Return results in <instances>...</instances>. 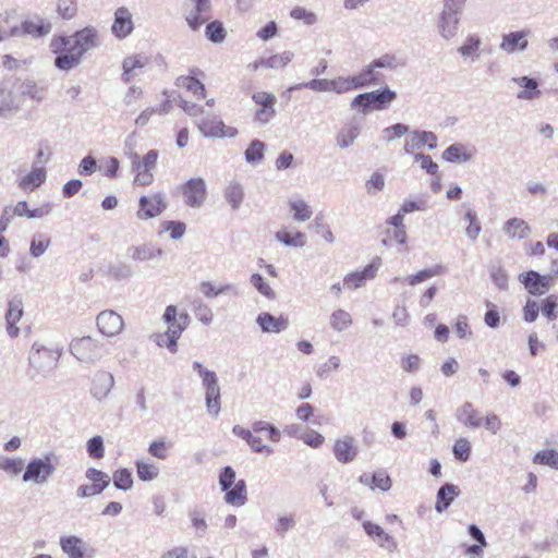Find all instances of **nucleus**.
Instances as JSON below:
<instances>
[{
	"label": "nucleus",
	"mask_w": 558,
	"mask_h": 558,
	"mask_svg": "<svg viewBox=\"0 0 558 558\" xmlns=\"http://www.w3.org/2000/svg\"><path fill=\"white\" fill-rule=\"evenodd\" d=\"M101 45L98 29L88 25L70 36H54L51 39V51L58 54L54 66L61 71H70L78 66L83 57Z\"/></svg>",
	"instance_id": "obj_1"
},
{
	"label": "nucleus",
	"mask_w": 558,
	"mask_h": 558,
	"mask_svg": "<svg viewBox=\"0 0 558 558\" xmlns=\"http://www.w3.org/2000/svg\"><path fill=\"white\" fill-rule=\"evenodd\" d=\"M466 0H444L439 14L437 28L441 38L446 41L454 38L460 28V17Z\"/></svg>",
	"instance_id": "obj_2"
},
{
	"label": "nucleus",
	"mask_w": 558,
	"mask_h": 558,
	"mask_svg": "<svg viewBox=\"0 0 558 558\" xmlns=\"http://www.w3.org/2000/svg\"><path fill=\"white\" fill-rule=\"evenodd\" d=\"M57 462L58 457L53 452L33 458L25 468L23 482L37 485L46 484L56 472Z\"/></svg>",
	"instance_id": "obj_3"
},
{
	"label": "nucleus",
	"mask_w": 558,
	"mask_h": 558,
	"mask_svg": "<svg viewBox=\"0 0 558 558\" xmlns=\"http://www.w3.org/2000/svg\"><path fill=\"white\" fill-rule=\"evenodd\" d=\"M70 352L84 364H95L108 353L106 345L89 336L75 338L70 343Z\"/></svg>",
	"instance_id": "obj_4"
},
{
	"label": "nucleus",
	"mask_w": 558,
	"mask_h": 558,
	"mask_svg": "<svg viewBox=\"0 0 558 558\" xmlns=\"http://www.w3.org/2000/svg\"><path fill=\"white\" fill-rule=\"evenodd\" d=\"M396 98V92L391 90L389 87H384L378 90L359 94L352 99L350 107L353 110L366 114L372 110L384 109L386 104L391 102Z\"/></svg>",
	"instance_id": "obj_5"
},
{
	"label": "nucleus",
	"mask_w": 558,
	"mask_h": 558,
	"mask_svg": "<svg viewBox=\"0 0 558 558\" xmlns=\"http://www.w3.org/2000/svg\"><path fill=\"white\" fill-rule=\"evenodd\" d=\"M29 364L40 373L51 372L58 363L59 354L52 349L34 343L29 352Z\"/></svg>",
	"instance_id": "obj_6"
},
{
	"label": "nucleus",
	"mask_w": 558,
	"mask_h": 558,
	"mask_svg": "<svg viewBox=\"0 0 558 558\" xmlns=\"http://www.w3.org/2000/svg\"><path fill=\"white\" fill-rule=\"evenodd\" d=\"M181 192L189 207L199 208L205 203L206 183L202 178H192L181 186Z\"/></svg>",
	"instance_id": "obj_7"
},
{
	"label": "nucleus",
	"mask_w": 558,
	"mask_h": 558,
	"mask_svg": "<svg viewBox=\"0 0 558 558\" xmlns=\"http://www.w3.org/2000/svg\"><path fill=\"white\" fill-rule=\"evenodd\" d=\"M96 322L98 330L107 337H114L119 335L124 326L123 318L112 310L100 312Z\"/></svg>",
	"instance_id": "obj_8"
},
{
	"label": "nucleus",
	"mask_w": 558,
	"mask_h": 558,
	"mask_svg": "<svg viewBox=\"0 0 558 558\" xmlns=\"http://www.w3.org/2000/svg\"><path fill=\"white\" fill-rule=\"evenodd\" d=\"M138 205L137 218L141 220L155 218L167 208V204L159 193L151 196H142Z\"/></svg>",
	"instance_id": "obj_9"
},
{
	"label": "nucleus",
	"mask_w": 558,
	"mask_h": 558,
	"mask_svg": "<svg viewBox=\"0 0 558 558\" xmlns=\"http://www.w3.org/2000/svg\"><path fill=\"white\" fill-rule=\"evenodd\" d=\"M530 33V29H522L504 34L499 48L509 54L514 52H523L529 47L527 37Z\"/></svg>",
	"instance_id": "obj_10"
},
{
	"label": "nucleus",
	"mask_w": 558,
	"mask_h": 558,
	"mask_svg": "<svg viewBox=\"0 0 558 558\" xmlns=\"http://www.w3.org/2000/svg\"><path fill=\"white\" fill-rule=\"evenodd\" d=\"M198 129L205 137H235L238 130L233 126H227L219 119H204L198 124Z\"/></svg>",
	"instance_id": "obj_11"
},
{
	"label": "nucleus",
	"mask_w": 558,
	"mask_h": 558,
	"mask_svg": "<svg viewBox=\"0 0 558 558\" xmlns=\"http://www.w3.org/2000/svg\"><path fill=\"white\" fill-rule=\"evenodd\" d=\"M363 529L365 533L372 537L380 548L388 553L396 551L398 547L397 541L391 535L386 533L381 526L371 521H364Z\"/></svg>",
	"instance_id": "obj_12"
},
{
	"label": "nucleus",
	"mask_w": 558,
	"mask_h": 558,
	"mask_svg": "<svg viewBox=\"0 0 558 558\" xmlns=\"http://www.w3.org/2000/svg\"><path fill=\"white\" fill-rule=\"evenodd\" d=\"M380 266V258H376L362 271L348 274L343 279V287L350 290L361 288L368 279H373Z\"/></svg>",
	"instance_id": "obj_13"
},
{
	"label": "nucleus",
	"mask_w": 558,
	"mask_h": 558,
	"mask_svg": "<svg viewBox=\"0 0 558 558\" xmlns=\"http://www.w3.org/2000/svg\"><path fill=\"white\" fill-rule=\"evenodd\" d=\"M519 280L523 283L529 293L533 295L544 294L550 287L551 278L542 276L537 271L530 270L519 276Z\"/></svg>",
	"instance_id": "obj_14"
},
{
	"label": "nucleus",
	"mask_w": 558,
	"mask_h": 558,
	"mask_svg": "<svg viewBox=\"0 0 558 558\" xmlns=\"http://www.w3.org/2000/svg\"><path fill=\"white\" fill-rule=\"evenodd\" d=\"M427 146L433 150L437 148V136L430 131H413L404 143L403 150L405 154H411L416 149Z\"/></svg>",
	"instance_id": "obj_15"
},
{
	"label": "nucleus",
	"mask_w": 558,
	"mask_h": 558,
	"mask_svg": "<svg viewBox=\"0 0 558 558\" xmlns=\"http://www.w3.org/2000/svg\"><path fill=\"white\" fill-rule=\"evenodd\" d=\"M134 29L132 14L130 10L125 7H120L114 12V21L111 26L112 34L119 38L123 39L128 37Z\"/></svg>",
	"instance_id": "obj_16"
},
{
	"label": "nucleus",
	"mask_w": 558,
	"mask_h": 558,
	"mask_svg": "<svg viewBox=\"0 0 558 558\" xmlns=\"http://www.w3.org/2000/svg\"><path fill=\"white\" fill-rule=\"evenodd\" d=\"M128 255L133 262L143 263L162 257L163 250L151 242H146L130 246L128 248Z\"/></svg>",
	"instance_id": "obj_17"
},
{
	"label": "nucleus",
	"mask_w": 558,
	"mask_h": 558,
	"mask_svg": "<svg viewBox=\"0 0 558 558\" xmlns=\"http://www.w3.org/2000/svg\"><path fill=\"white\" fill-rule=\"evenodd\" d=\"M113 385L114 378L112 374L105 371H99L93 378L90 392L97 400H102L111 391Z\"/></svg>",
	"instance_id": "obj_18"
},
{
	"label": "nucleus",
	"mask_w": 558,
	"mask_h": 558,
	"mask_svg": "<svg viewBox=\"0 0 558 558\" xmlns=\"http://www.w3.org/2000/svg\"><path fill=\"white\" fill-rule=\"evenodd\" d=\"M256 323L263 332L279 333L289 326V320L284 316L276 317L270 313L264 312L257 315Z\"/></svg>",
	"instance_id": "obj_19"
},
{
	"label": "nucleus",
	"mask_w": 558,
	"mask_h": 558,
	"mask_svg": "<svg viewBox=\"0 0 558 558\" xmlns=\"http://www.w3.org/2000/svg\"><path fill=\"white\" fill-rule=\"evenodd\" d=\"M23 316V302L20 296H14L9 302L8 312L5 315L7 331L11 338L19 336L20 329L16 327V323Z\"/></svg>",
	"instance_id": "obj_20"
},
{
	"label": "nucleus",
	"mask_w": 558,
	"mask_h": 558,
	"mask_svg": "<svg viewBox=\"0 0 558 558\" xmlns=\"http://www.w3.org/2000/svg\"><path fill=\"white\" fill-rule=\"evenodd\" d=\"M336 459L341 463H349L356 457L357 450L351 436L337 439L333 446Z\"/></svg>",
	"instance_id": "obj_21"
},
{
	"label": "nucleus",
	"mask_w": 558,
	"mask_h": 558,
	"mask_svg": "<svg viewBox=\"0 0 558 558\" xmlns=\"http://www.w3.org/2000/svg\"><path fill=\"white\" fill-rule=\"evenodd\" d=\"M457 420L469 428H478L483 424V418L469 401L457 409Z\"/></svg>",
	"instance_id": "obj_22"
},
{
	"label": "nucleus",
	"mask_w": 558,
	"mask_h": 558,
	"mask_svg": "<svg viewBox=\"0 0 558 558\" xmlns=\"http://www.w3.org/2000/svg\"><path fill=\"white\" fill-rule=\"evenodd\" d=\"M511 82L522 88V90L520 93H518V95H517L518 99L534 100L541 96L538 83L533 77H530V76L512 77Z\"/></svg>",
	"instance_id": "obj_23"
},
{
	"label": "nucleus",
	"mask_w": 558,
	"mask_h": 558,
	"mask_svg": "<svg viewBox=\"0 0 558 558\" xmlns=\"http://www.w3.org/2000/svg\"><path fill=\"white\" fill-rule=\"evenodd\" d=\"M502 231L510 240H524L531 233V227L521 218H510L504 223Z\"/></svg>",
	"instance_id": "obj_24"
},
{
	"label": "nucleus",
	"mask_w": 558,
	"mask_h": 558,
	"mask_svg": "<svg viewBox=\"0 0 558 558\" xmlns=\"http://www.w3.org/2000/svg\"><path fill=\"white\" fill-rule=\"evenodd\" d=\"M459 494L460 489L457 485L449 483L442 485L437 492L435 510L438 513L444 512L446 509L449 508L451 502L454 500L456 497L459 496Z\"/></svg>",
	"instance_id": "obj_25"
},
{
	"label": "nucleus",
	"mask_w": 558,
	"mask_h": 558,
	"mask_svg": "<svg viewBox=\"0 0 558 558\" xmlns=\"http://www.w3.org/2000/svg\"><path fill=\"white\" fill-rule=\"evenodd\" d=\"M244 189L238 181H230L223 190V197L232 210H238L244 202Z\"/></svg>",
	"instance_id": "obj_26"
},
{
	"label": "nucleus",
	"mask_w": 558,
	"mask_h": 558,
	"mask_svg": "<svg viewBox=\"0 0 558 558\" xmlns=\"http://www.w3.org/2000/svg\"><path fill=\"white\" fill-rule=\"evenodd\" d=\"M472 157L473 154L461 143L451 144L442 151V159L447 162L463 163L470 161Z\"/></svg>",
	"instance_id": "obj_27"
},
{
	"label": "nucleus",
	"mask_w": 558,
	"mask_h": 558,
	"mask_svg": "<svg viewBox=\"0 0 558 558\" xmlns=\"http://www.w3.org/2000/svg\"><path fill=\"white\" fill-rule=\"evenodd\" d=\"M51 23L39 16H37L35 20L25 21L22 23L23 34H27L36 38L48 35L51 32Z\"/></svg>",
	"instance_id": "obj_28"
},
{
	"label": "nucleus",
	"mask_w": 558,
	"mask_h": 558,
	"mask_svg": "<svg viewBox=\"0 0 558 558\" xmlns=\"http://www.w3.org/2000/svg\"><path fill=\"white\" fill-rule=\"evenodd\" d=\"M47 179L46 169L43 167H33L29 173L20 180L19 186L24 191H33L39 187Z\"/></svg>",
	"instance_id": "obj_29"
},
{
	"label": "nucleus",
	"mask_w": 558,
	"mask_h": 558,
	"mask_svg": "<svg viewBox=\"0 0 558 558\" xmlns=\"http://www.w3.org/2000/svg\"><path fill=\"white\" fill-rule=\"evenodd\" d=\"M225 500L231 506H243L247 500L246 483L244 480H239L230 489L225 490Z\"/></svg>",
	"instance_id": "obj_30"
},
{
	"label": "nucleus",
	"mask_w": 558,
	"mask_h": 558,
	"mask_svg": "<svg viewBox=\"0 0 558 558\" xmlns=\"http://www.w3.org/2000/svg\"><path fill=\"white\" fill-rule=\"evenodd\" d=\"M355 77L359 88L379 84L384 80V75L379 70L373 66V62L365 66Z\"/></svg>",
	"instance_id": "obj_31"
},
{
	"label": "nucleus",
	"mask_w": 558,
	"mask_h": 558,
	"mask_svg": "<svg viewBox=\"0 0 558 558\" xmlns=\"http://www.w3.org/2000/svg\"><path fill=\"white\" fill-rule=\"evenodd\" d=\"M20 110L14 95L9 89H0V118L10 119Z\"/></svg>",
	"instance_id": "obj_32"
},
{
	"label": "nucleus",
	"mask_w": 558,
	"mask_h": 558,
	"mask_svg": "<svg viewBox=\"0 0 558 558\" xmlns=\"http://www.w3.org/2000/svg\"><path fill=\"white\" fill-rule=\"evenodd\" d=\"M60 545L62 550L70 558H84L85 543L77 536L61 537Z\"/></svg>",
	"instance_id": "obj_33"
},
{
	"label": "nucleus",
	"mask_w": 558,
	"mask_h": 558,
	"mask_svg": "<svg viewBox=\"0 0 558 558\" xmlns=\"http://www.w3.org/2000/svg\"><path fill=\"white\" fill-rule=\"evenodd\" d=\"M199 290L206 298H216L226 293L232 294L234 296L239 295V289L230 283L216 287L209 281H202L199 284Z\"/></svg>",
	"instance_id": "obj_34"
},
{
	"label": "nucleus",
	"mask_w": 558,
	"mask_h": 558,
	"mask_svg": "<svg viewBox=\"0 0 558 558\" xmlns=\"http://www.w3.org/2000/svg\"><path fill=\"white\" fill-rule=\"evenodd\" d=\"M132 159V170L138 171L142 168L147 170H153L156 167L158 159V151L155 149L149 150L141 160L137 154L131 155Z\"/></svg>",
	"instance_id": "obj_35"
},
{
	"label": "nucleus",
	"mask_w": 558,
	"mask_h": 558,
	"mask_svg": "<svg viewBox=\"0 0 558 558\" xmlns=\"http://www.w3.org/2000/svg\"><path fill=\"white\" fill-rule=\"evenodd\" d=\"M51 244V239L44 233L33 235L29 245V255L34 258L40 257Z\"/></svg>",
	"instance_id": "obj_36"
},
{
	"label": "nucleus",
	"mask_w": 558,
	"mask_h": 558,
	"mask_svg": "<svg viewBox=\"0 0 558 558\" xmlns=\"http://www.w3.org/2000/svg\"><path fill=\"white\" fill-rule=\"evenodd\" d=\"M359 135L360 128L357 125H350L349 128H344L337 134V145L340 148H348L354 144Z\"/></svg>",
	"instance_id": "obj_37"
},
{
	"label": "nucleus",
	"mask_w": 558,
	"mask_h": 558,
	"mask_svg": "<svg viewBox=\"0 0 558 558\" xmlns=\"http://www.w3.org/2000/svg\"><path fill=\"white\" fill-rule=\"evenodd\" d=\"M177 86L191 92L193 95L205 97V86L193 76H179L175 82Z\"/></svg>",
	"instance_id": "obj_38"
},
{
	"label": "nucleus",
	"mask_w": 558,
	"mask_h": 558,
	"mask_svg": "<svg viewBox=\"0 0 558 558\" xmlns=\"http://www.w3.org/2000/svg\"><path fill=\"white\" fill-rule=\"evenodd\" d=\"M206 408L211 416H217L220 412V387L205 389Z\"/></svg>",
	"instance_id": "obj_39"
},
{
	"label": "nucleus",
	"mask_w": 558,
	"mask_h": 558,
	"mask_svg": "<svg viewBox=\"0 0 558 558\" xmlns=\"http://www.w3.org/2000/svg\"><path fill=\"white\" fill-rule=\"evenodd\" d=\"M108 275L116 280H122L131 278L134 275V270L125 262H116L108 266Z\"/></svg>",
	"instance_id": "obj_40"
},
{
	"label": "nucleus",
	"mask_w": 558,
	"mask_h": 558,
	"mask_svg": "<svg viewBox=\"0 0 558 558\" xmlns=\"http://www.w3.org/2000/svg\"><path fill=\"white\" fill-rule=\"evenodd\" d=\"M357 82L355 75L349 77H337L335 80H330V92H335L337 94L348 93L351 89H357Z\"/></svg>",
	"instance_id": "obj_41"
},
{
	"label": "nucleus",
	"mask_w": 558,
	"mask_h": 558,
	"mask_svg": "<svg viewBox=\"0 0 558 558\" xmlns=\"http://www.w3.org/2000/svg\"><path fill=\"white\" fill-rule=\"evenodd\" d=\"M264 142L259 140L252 141L244 153L246 162L251 165L260 162L264 159Z\"/></svg>",
	"instance_id": "obj_42"
},
{
	"label": "nucleus",
	"mask_w": 558,
	"mask_h": 558,
	"mask_svg": "<svg viewBox=\"0 0 558 558\" xmlns=\"http://www.w3.org/2000/svg\"><path fill=\"white\" fill-rule=\"evenodd\" d=\"M480 46H481L480 37H477L475 35H470V36L466 37L464 44L461 47H459L458 52L463 58L472 57L473 59H478V57H480V54H478Z\"/></svg>",
	"instance_id": "obj_43"
},
{
	"label": "nucleus",
	"mask_w": 558,
	"mask_h": 558,
	"mask_svg": "<svg viewBox=\"0 0 558 558\" xmlns=\"http://www.w3.org/2000/svg\"><path fill=\"white\" fill-rule=\"evenodd\" d=\"M112 482L117 489L129 490L133 486L132 472L128 469H118L112 475Z\"/></svg>",
	"instance_id": "obj_44"
},
{
	"label": "nucleus",
	"mask_w": 558,
	"mask_h": 558,
	"mask_svg": "<svg viewBox=\"0 0 558 558\" xmlns=\"http://www.w3.org/2000/svg\"><path fill=\"white\" fill-rule=\"evenodd\" d=\"M352 324L351 315L344 310H336L330 315V326L337 331H343Z\"/></svg>",
	"instance_id": "obj_45"
},
{
	"label": "nucleus",
	"mask_w": 558,
	"mask_h": 558,
	"mask_svg": "<svg viewBox=\"0 0 558 558\" xmlns=\"http://www.w3.org/2000/svg\"><path fill=\"white\" fill-rule=\"evenodd\" d=\"M21 94L37 101H41L46 97L45 88L38 86L34 81L23 82L21 85Z\"/></svg>",
	"instance_id": "obj_46"
},
{
	"label": "nucleus",
	"mask_w": 558,
	"mask_h": 558,
	"mask_svg": "<svg viewBox=\"0 0 558 558\" xmlns=\"http://www.w3.org/2000/svg\"><path fill=\"white\" fill-rule=\"evenodd\" d=\"M301 88H310L314 92H330V80L313 78L310 82L299 83L289 87V92L298 90Z\"/></svg>",
	"instance_id": "obj_47"
},
{
	"label": "nucleus",
	"mask_w": 558,
	"mask_h": 558,
	"mask_svg": "<svg viewBox=\"0 0 558 558\" xmlns=\"http://www.w3.org/2000/svg\"><path fill=\"white\" fill-rule=\"evenodd\" d=\"M533 462L558 470V451L554 449L538 451L534 456Z\"/></svg>",
	"instance_id": "obj_48"
},
{
	"label": "nucleus",
	"mask_w": 558,
	"mask_h": 558,
	"mask_svg": "<svg viewBox=\"0 0 558 558\" xmlns=\"http://www.w3.org/2000/svg\"><path fill=\"white\" fill-rule=\"evenodd\" d=\"M205 35L210 41L219 44L226 38V29L221 22L213 21L206 25Z\"/></svg>",
	"instance_id": "obj_49"
},
{
	"label": "nucleus",
	"mask_w": 558,
	"mask_h": 558,
	"mask_svg": "<svg viewBox=\"0 0 558 558\" xmlns=\"http://www.w3.org/2000/svg\"><path fill=\"white\" fill-rule=\"evenodd\" d=\"M136 472L141 481L149 482L157 478L159 469L154 463L137 461Z\"/></svg>",
	"instance_id": "obj_50"
},
{
	"label": "nucleus",
	"mask_w": 558,
	"mask_h": 558,
	"mask_svg": "<svg viewBox=\"0 0 558 558\" xmlns=\"http://www.w3.org/2000/svg\"><path fill=\"white\" fill-rule=\"evenodd\" d=\"M293 57V52L284 51L282 53L274 54L269 58H266L262 63L265 64V68L282 69L292 61Z\"/></svg>",
	"instance_id": "obj_51"
},
{
	"label": "nucleus",
	"mask_w": 558,
	"mask_h": 558,
	"mask_svg": "<svg viewBox=\"0 0 558 558\" xmlns=\"http://www.w3.org/2000/svg\"><path fill=\"white\" fill-rule=\"evenodd\" d=\"M276 239L287 246L303 247L305 245V234L300 231H298L295 235H291L284 231H278Z\"/></svg>",
	"instance_id": "obj_52"
},
{
	"label": "nucleus",
	"mask_w": 558,
	"mask_h": 558,
	"mask_svg": "<svg viewBox=\"0 0 558 558\" xmlns=\"http://www.w3.org/2000/svg\"><path fill=\"white\" fill-rule=\"evenodd\" d=\"M290 207L293 211V219L300 222L308 220L313 214L310 206L302 199L290 202Z\"/></svg>",
	"instance_id": "obj_53"
},
{
	"label": "nucleus",
	"mask_w": 558,
	"mask_h": 558,
	"mask_svg": "<svg viewBox=\"0 0 558 558\" xmlns=\"http://www.w3.org/2000/svg\"><path fill=\"white\" fill-rule=\"evenodd\" d=\"M463 219L469 222L465 229V234L471 241H475L481 233V223L477 220L476 214L472 210H468L464 214Z\"/></svg>",
	"instance_id": "obj_54"
},
{
	"label": "nucleus",
	"mask_w": 558,
	"mask_h": 558,
	"mask_svg": "<svg viewBox=\"0 0 558 558\" xmlns=\"http://www.w3.org/2000/svg\"><path fill=\"white\" fill-rule=\"evenodd\" d=\"M57 13L63 20H71L77 13L76 0H58L57 1Z\"/></svg>",
	"instance_id": "obj_55"
},
{
	"label": "nucleus",
	"mask_w": 558,
	"mask_h": 558,
	"mask_svg": "<svg viewBox=\"0 0 558 558\" xmlns=\"http://www.w3.org/2000/svg\"><path fill=\"white\" fill-rule=\"evenodd\" d=\"M442 269L444 268H442L441 265H436L434 267L420 270L415 275L410 276L408 278V282L411 286H414L416 283L423 282V281H425V280H427V279H429L432 277L440 275L442 272Z\"/></svg>",
	"instance_id": "obj_56"
},
{
	"label": "nucleus",
	"mask_w": 558,
	"mask_h": 558,
	"mask_svg": "<svg viewBox=\"0 0 558 558\" xmlns=\"http://www.w3.org/2000/svg\"><path fill=\"white\" fill-rule=\"evenodd\" d=\"M85 476L87 480L93 482V484L98 485L104 490L110 485V476L95 468H88L85 472Z\"/></svg>",
	"instance_id": "obj_57"
},
{
	"label": "nucleus",
	"mask_w": 558,
	"mask_h": 558,
	"mask_svg": "<svg viewBox=\"0 0 558 558\" xmlns=\"http://www.w3.org/2000/svg\"><path fill=\"white\" fill-rule=\"evenodd\" d=\"M252 286L264 296L269 300H274L276 298L275 291L270 288V286L265 282L264 278L259 274H253L250 279Z\"/></svg>",
	"instance_id": "obj_58"
},
{
	"label": "nucleus",
	"mask_w": 558,
	"mask_h": 558,
	"mask_svg": "<svg viewBox=\"0 0 558 558\" xmlns=\"http://www.w3.org/2000/svg\"><path fill=\"white\" fill-rule=\"evenodd\" d=\"M187 323H189V315L186 313H181V314H179L178 320H175L173 323L172 322L167 323L168 329H167L166 333L168 336H173V337L180 338L183 330L187 327Z\"/></svg>",
	"instance_id": "obj_59"
},
{
	"label": "nucleus",
	"mask_w": 558,
	"mask_h": 558,
	"mask_svg": "<svg viewBox=\"0 0 558 558\" xmlns=\"http://www.w3.org/2000/svg\"><path fill=\"white\" fill-rule=\"evenodd\" d=\"M193 307L195 316L204 325L208 326L213 322L214 315L211 308L207 304L203 303L202 301H194Z\"/></svg>",
	"instance_id": "obj_60"
},
{
	"label": "nucleus",
	"mask_w": 558,
	"mask_h": 558,
	"mask_svg": "<svg viewBox=\"0 0 558 558\" xmlns=\"http://www.w3.org/2000/svg\"><path fill=\"white\" fill-rule=\"evenodd\" d=\"M24 469V462L21 458H0V470L12 475L20 474Z\"/></svg>",
	"instance_id": "obj_61"
},
{
	"label": "nucleus",
	"mask_w": 558,
	"mask_h": 558,
	"mask_svg": "<svg viewBox=\"0 0 558 558\" xmlns=\"http://www.w3.org/2000/svg\"><path fill=\"white\" fill-rule=\"evenodd\" d=\"M409 132V126L403 123H396L383 130V137L386 142L390 143L396 138L405 135Z\"/></svg>",
	"instance_id": "obj_62"
},
{
	"label": "nucleus",
	"mask_w": 558,
	"mask_h": 558,
	"mask_svg": "<svg viewBox=\"0 0 558 558\" xmlns=\"http://www.w3.org/2000/svg\"><path fill=\"white\" fill-rule=\"evenodd\" d=\"M87 452L93 459H101L105 454L104 439L101 436H94L87 441Z\"/></svg>",
	"instance_id": "obj_63"
},
{
	"label": "nucleus",
	"mask_w": 558,
	"mask_h": 558,
	"mask_svg": "<svg viewBox=\"0 0 558 558\" xmlns=\"http://www.w3.org/2000/svg\"><path fill=\"white\" fill-rule=\"evenodd\" d=\"M471 453V445L470 441L465 438H460L453 445V454L456 459L461 462H465L469 460Z\"/></svg>",
	"instance_id": "obj_64"
}]
</instances>
